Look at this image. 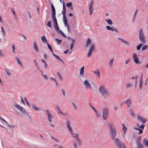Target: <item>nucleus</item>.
I'll return each instance as SVG.
<instances>
[{
  "label": "nucleus",
  "instance_id": "3",
  "mask_svg": "<svg viewBox=\"0 0 148 148\" xmlns=\"http://www.w3.org/2000/svg\"><path fill=\"white\" fill-rule=\"evenodd\" d=\"M116 146L119 148H125V144L120 140L118 138H116L114 140Z\"/></svg>",
  "mask_w": 148,
  "mask_h": 148
},
{
  "label": "nucleus",
  "instance_id": "43",
  "mask_svg": "<svg viewBox=\"0 0 148 148\" xmlns=\"http://www.w3.org/2000/svg\"><path fill=\"white\" fill-rule=\"evenodd\" d=\"M110 30H111L112 31H115L117 33L118 32V30L116 29L114 27H111Z\"/></svg>",
  "mask_w": 148,
  "mask_h": 148
},
{
  "label": "nucleus",
  "instance_id": "36",
  "mask_svg": "<svg viewBox=\"0 0 148 148\" xmlns=\"http://www.w3.org/2000/svg\"><path fill=\"white\" fill-rule=\"evenodd\" d=\"M77 142L78 143V144L79 145H81L82 144V141L81 140L79 139V138L76 139Z\"/></svg>",
  "mask_w": 148,
  "mask_h": 148
},
{
  "label": "nucleus",
  "instance_id": "24",
  "mask_svg": "<svg viewBox=\"0 0 148 148\" xmlns=\"http://www.w3.org/2000/svg\"><path fill=\"white\" fill-rule=\"evenodd\" d=\"M34 49L37 52H38V49L37 45L35 41H34Z\"/></svg>",
  "mask_w": 148,
  "mask_h": 148
},
{
  "label": "nucleus",
  "instance_id": "47",
  "mask_svg": "<svg viewBox=\"0 0 148 148\" xmlns=\"http://www.w3.org/2000/svg\"><path fill=\"white\" fill-rule=\"evenodd\" d=\"M47 25L49 27H51L52 26L51 25V21H49L48 22L47 24Z\"/></svg>",
  "mask_w": 148,
  "mask_h": 148
},
{
  "label": "nucleus",
  "instance_id": "17",
  "mask_svg": "<svg viewBox=\"0 0 148 148\" xmlns=\"http://www.w3.org/2000/svg\"><path fill=\"white\" fill-rule=\"evenodd\" d=\"M117 39L119 40H120L122 42L128 46L130 45V43L129 42L124 40V39L121 38L119 37H118Z\"/></svg>",
  "mask_w": 148,
  "mask_h": 148
},
{
  "label": "nucleus",
  "instance_id": "58",
  "mask_svg": "<svg viewBox=\"0 0 148 148\" xmlns=\"http://www.w3.org/2000/svg\"><path fill=\"white\" fill-rule=\"evenodd\" d=\"M111 28V27L109 26H106V28L108 30H110Z\"/></svg>",
  "mask_w": 148,
  "mask_h": 148
},
{
  "label": "nucleus",
  "instance_id": "60",
  "mask_svg": "<svg viewBox=\"0 0 148 148\" xmlns=\"http://www.w3.org/2000/svg\"><path fill=\"white\" fill-rule=\"evenodd\" d=\"M73 145L74 147L75 148H77V144L75 142V143H73Z\"/></svg>",
  "mask_w": 148,
  "mask_h": 148
},
{
  "label": "nucleus",
  "instance_id": "61",
  "mask_svg": "<svg viewBox=\"0 0 148 148\" xmlns=\"http://www.w3.org/2000/svg\"><path fill=\"white\" fill-rule=\"evenodd\" d=\"M50 79L51 80L54 81H55V80H56V79L55 78H54V77H50Z\"/></svg>",
  "mask_w": 148,
  "mask_h": 148
},
{
  "label": "nucleus",
  "instance_id": "4",
  "mask_svg": "<svg viewBox=\"0 0 148 148\" xmlns=\"http://www.w3.org/2000/svg\"><path fill=\"white\" fill-rule=\"evenodd\" d=\"M139 38L140 40L143 43H145L146 40L144 33L142 29H141L139 32Z\"/></svg>",
  "mask_w": 148,
  "mask_h": 148
},
{
  "label": "nucleus",
  "instance_id": "8",
  "mask_svg": "<svg viewBox=\"0 0 148 148\" xmlns=\"http://www.w3.org/2000/svg\"><path fill=\"white\" fill-rule=\"evenodd\" d=\"M66 123L67 127L68 129L69 132H70L71 134L72 133L73 131L72 128L70 125V121L68 120H66Z\"/></svg>",
  "mask_w": 148,
  "mask_h": 148
},
{
  "label": "nucleus",
  "instance_id": "26",
  "mask_svg": "<svg viewBox=\"0 0 148 148\" xmlns=\"http://www.w3.org/2000/svg\"><path fill=\"white\" fill-rule=\"evenodd\" d=\"M53 55L54 56H55L58 60L60 61L61 62H62L63 63H64V62H63V60L62 59H60V57L59 56L55 54L54 53H53Z\"/></svg>",
  "mask_w": 148,
  "mask_h": 148
},
{
  "label": "nucleus",
  "instance_id": "59",
  "mask_svg": "<svg viewBox=\"0 0 148 148\" xmlns=\"http://www.w3.org/2000/svg\"><path fill=\"white\" fill-rule=\"evenodd\" d=\"M55 82L56 83V84H55L56 86H58L59 85V83L58 82L57 80H55Z\"/></svg>",
  "mask_w": 148,
  "mask_h": 148
},
{
  "label": "nucleus",
  "instance_id": "44",
  "mask_svg": "<svg viewBox=\"0 0 148 148\" xmlns=\"http://www.w3.org/2000/svg\"><path fill=\"white\" fill-rule=\"evenodd\" d=\"M148 47V46L147 45H145V46H143L142 48V51H143L146 49Z\"/></svg>",
  "mask_w": 148,
  "mask_h": 148
},
{
  "label": "nucleus",
  "instance_id": "64",
  "mask_svg": "<svg viewBox=\"0 0 148 148\" xmlns=\"http://www.w3.org/2000/svg\"><path fill=\"white\" fill-rule=\"evenodd\" d=\"M130 60L129 58L125 62V63L126 64H127L128 62H129L130 61Z\"/></svg>",
  "mask_w": 148,
  "mask_h": 148
},
{
  "label": "nucleus",
  "instance_id": "62",
  "mask_svg": "<svg viewBox=\"0 0 148 148\" xmlns=\"http://www.w3.org/2000/svg\"><path fill=\"white\" fill-rule=\"evenodd\" d=\"M34 63L35 65L36 66L37 65H38V63L37 62L36 60H34Z\"/></svg>",
  "mask_w": 148,
  "mask_h": 148
},
{
  "label": "nucleus",
  "instance_id": "54",
  "mask_svg": "<svg viewBox=\"0 0 148 148\" xmlns=\"http://www.w3.org/2000/svg\"><path fill=\"white\" fill-rule=\"evenodd\" d=\"M4 54L3 53V52L1 50H0V56L1 57H3Z\"/></svg>",
  "mask_w": 148,
  "mask_h": 148
},
{
  "label": "nucleus",
  "instance_id": "35",
  "mask_svg": "<svg viewBox=\"0 0 148 148\" xmlns=\"http://www.w3.org/2000/svg\"><path fill=\"white\" fill-rule=\"evenodd\" d=\"M52 19H53L54 22V23H55L54 25H58V23L57 22V19H56V17H52Z\"/></svg>",
  "mask_w": 148,
  "mask_h": 148
},
{
  "label": "nucleus",
  "instance_id": "5",
  "mask_svg": "<svg viewBox=\"0 0 148 148\" xmlns=\"http://www.w3.org/2000/svg\"><path fill=\"white\" fill-rule=\"evenodd\" d=\"M103 119L104 120H106L109 115V110L108 108L106 107L103 109Z\"/></svg>",
  "mask_w": 148,
  "mask_h": 148
},
{
  "label": "nucleus",
  "instance_id": "49",
  "mask_svg": "<svg viewBox=\"0 0 148 148\" xmlns=\"http://www.w3.org/2000/svg\"><path fill=\"white\" fill-rule=\"evenodd\" d=\"M42 75L43 77L45 79H48V77L46 75H44L43 74V72H42V71H41Z\"/></svg>",
  "mask_w": 148,
  "mask_h": 148
},
{
  "label": "nucleus",
  "instance_id": "7",
  "mask_svg": "<svg viewBox=\"0 0 148 148\" xmlns=\"http://www.w3.org/2000/svg\"><path fill=\"white\" fill-rule=\"evenodd\" d=\"M95 48L94 45L93 44L91 45L90 47L89 51L87 56V57L90 58L91 57L92 53L95 49Z\"/></svg>",
  "mask_w": 148,
  "mask_h": 148
},
{
  "label": "nucleus",
  "instance_id": "52",
  "mask_svg": "<svg viewBox=\"0 0 148 148\" xmlns=\"http://www.w3.org/2000/svg\"><path fill=\"white\" fill-rule=\"evenodd\" d=\"M5 71L7 74L8 75L10 76L11 75V73L9 72V71L8 69H5Z\"/></svg>",
  "mask_w": 148,
  "mask_h": 148
},
{
  "label": "nucleus",
  "instance_id": "57",
  "mask_svg": "<svg viewBox=\"0 0 148 148\" xmlns=\"http://www.w3.org/2000/svg\"><path fill=\"white\" fill-rule=\"evenodd\" d=\"M145 126V125H141L139 127H140V128H141L142 129H143Z\"/></svg>",
  "mask_w": 148,
  "mask_h": 148
},
{
  "label": "nucleus",
  "instance_id": "33",
  "mask_svg": "<svg viewBox=\"0 0 148 148\" xmlns=\"http://www.w3.org/2000/svg\"><path fill=\"white\" fill-rule=\"evenodd\" d=\"M16 59L18 64L20 65H21V66H23V64L21 62L19 58L18 57H16Z\"/></svg>",
  "mask_w": 148,
  "mask_h": 148
},
{
  "label": "nucleus",
  "instance_id": "50",
  "mask_svg": "<svg viewBox=\"0 0 148 148\" xmlns=\"http://www.w3.org/2000/svg\"><path fill=\"white\" fill-rule=\"evenodd\" d=\"M24 99L26 102V103L29 106L30 105V103L28 101L27 98L26 97L24 98Z\"/></svg>",
  "mask_w": 148,
  "mask_h": 148
},
{
  "label": "nucleus",
  "instance_id": "39",
  "mask_svg": "<svg viewBox=\"0 0 148 148\" xmlns=\"http://www.w3.org/2000/svg\"><path fill=\"white\" fill-rule=\"evenodd\" d=\"M57 74L58 77H59L60 79L61 80H62V76L60 74V73L59 72H58V73H57Z\"/></svg>",
  "mask_w": 148,
  "mask_h": 148
},
{
  "label": "nucleus",
  "instance_id": "63",
  "mask_svg": "<svg viewBox=\"0 0 148 148\" xmlns=\"http://www.w3.org/2000/svg\"><path fill=\"white\" fill-rule=\"evenodd\" d=\"M72 104L73 105V106L74 107V109H76L77 108V107H76V106L75 105V104L74 103H73Z\"/></svg>",
  "mask_w": 148,
  "mask_h": 148
},
{
  "label": "nucleus",
  "instance_id": "18",
  "mask_svg": "<svg viewBox=\"0 0 148 148\" xmlns=\"http://www.w3.org/2000/svg\"><path fill=\"white\" fill-rule=\"evenodd\" d=\"M65 26H66L67 29V30L69 33H71V31L70 30V28L69 26V25L68 23H67V21L66 18H65Z\"/></svg>",
  "mask_w": 148,
  "mask_h": 148
},
{
  "label": "nucleus",
  "instance_id": "56",
  "mask_svg": "<svg viewBox=\"0 0 148 148\" xmlns=\"http://www.w3.org/2000/svg\"><path fill=\"white\" fill-rule=\"evenodd\" d=\"M1 28L2 31V32L3 34H4V35H5L6 34L3 28V27H1Z\"/></svg>",
  "mask_w": 148,
  "mask_h": 148
},
{
  "label": "nucleus",
  "instance_id": "14",
  "mask_svg": "<svg viewBox=\"0 0 148 148\" xmlns=\"http://www.w3.org/2000/svg\"><path fill=\"white\" fill-rule=\"evenodd\" d=\"M51 7L52 11V13L51 14L52 16V17H56L55 9L53 4H51Z\"/></svg>",
  "mask_w": 148,
  "mask_h": 148
},
{
  "label": "nucleus",
  "instance_id": "10",
  "mask_svg": "<svg viewBox=\"0 0 148 148\" xmlns=\"http://www.w3.org/2000/svg\"><path fill=\"white\" fill-rule=\"evenodd\" d=\"M84 84L85 85V87L87 89H92V87L91 84L88 82L87 80H85L84 82Z\"/></svg>",
  "mask_w": 148,
  "mask_h": 148
},
{
  "label": "nucleus",
  "instance_id": "28",
  "mask_svg": "<svg viewBox=\"0 0 148 148\" xmlns=\"http://www.w3.org/2000/svg\"><path fill=\"white\" fill-rule=\"evenodd\" d=\"M136 144L138 148H143L144 147L141 142L136 143Z\"/></svg>",
  "mask_w": 148,
  "mask_h": 148
},
{
  "label": "nucleus",
  "instance_id": "38",
  "mask_svg": "<svg viewBox=\"0 0 148 148\" xmlns=\"http://www.w3.org/2000/svg\"><path fill=\"white\" fill-rule=\"evenodd\" d=\"M143 84V81L142 80H139V87L140 88V90L142 88V85Z\"/></svg>",
  "mask_w": 148,
  "mask_h": 148
},
{
  "label": "nucleus",
  "instance_id": "51",
  "mask_svg": "<svg viewBox=\"0 0 148 148\" xmlns=\"http://www.w3.org/2000/svg\"><path fill=\"white\" fill-rule=\"evenodd\" d=\"M141 138V136H139L137 139L136 141V143L140 142V139Z\"/></svg>",
  "mask_w": 148,
  "mask_h": 148
},
{
  "label": "nucleus",
  "instance_id": "22",
  "mask_svg": "<svg viewBox=\"0 0 148 148\" xmlns=\"http://www.w3.org/2000/svg\"><path fill=\"white\" fill-rule=\"evenodd\" d=\"M84 66H82L80 69V75L82 76H83L84 73Z\"/></svg>",
  "mask_w": 148,
  "mask_h": 148
},
{
  "label": "nucleus",
  "instance_id": "21",
  "mask_svg": "<svg viewBox=\"0 0 148 148\" xmlns=\"http://www.w3.org/2000/svg\"><path fill=\"white\" fill-rule=\"evenodd\" d=\"M91 40L89 38H88L86 43V47H87L91 45Z\"/></svg>",
  "mask_w": 148,
  "mask_h": 148
},
{
  "label": "nucleus",
  "instance_id": "34",
  "mask_svg": "<svg viewBox=\"0 0 148 148\" xmlns=\"http://www.w3.org/2000/svg\"><path fill=\"white\" fill-rule=\"evenodd\" d=\"M143 143L146 146L148 147V141L146 139H145L143 141Z\"/></svg>",
  "mask_w": 148,
  "mask_h": 148
},
{
  "label": "nucleus",
  "instance_id": "30",
  "mask_svg": "<svg viewBox=\"0 0 148 148\" xmlns=\"http://www.w3.org/2000/svg\"><path fill=\"white\" fill-rule=\"evenodd\" d=\"M105 21L107 22L108 24L109 25H111L113 24V23L111 20L110 19L106 20Z\"/></svg>",
  "mask_w": 148,
  "mask_h": 148
},
{
  "label": "nucleus",
  "instance_id": "6",
  "mask_svg": "<svg viewBox=\"0 0 148 148\" xmlns=\"http://www.w3.org/2000/svg\"><path fill=\"white\" fill-rule=\"evenodd\" d=\"M15 107L16 108L19 110L22 113L27 115L25 111L24 110V108L23 107L20 106L18 104H15Z\"/></svg>",
  "mask_w": 148,
  "mask_h": 148
},
{
  "label": "nucleus",
  "instance_id": "15",
  "mask_svg": "<svg viewBox=\"0 0 148 148\" xmlns=\"http://www.w3.org/2000/svg\"><path fill=\"white\" fill-rule=\"evenodd\" d=\"M63 10L62 11V14L63 15V22L65 23V3L63 0Z\"/></svg>",
  "mask_w": 148,
  "mask_h": 148
},
{
  "label": "nucleus",
  "instance_id": "2",
  "mask_svg": "<svg viewBox=\"0 0 148 148\" xmlns=\"http://www.w3.org/2000/svg\"><path fill=\"white\" fill-rule=\"evenodd\" d=\"M99 90L105 99L107 98L110 96V94L108 89L105 88L104 86H100L99 88Z\"/></svg>",
  "mask_w": 148,
  "mask_h": 148
},
{
  "label": "nucleus",
  "instance_id": "31",
  "mask_svg": "<svg viewBox=\"0 0 148 148\" xmlns=\"http://www.w3.org/2000/svg\"><path fill=\"white\" fill-rule=\"evenodd\" d=\"M114 60V59L113 58H112L109 61V66L110 67H111L112 66Z\"/></svg>",
  "mask_w": 148,
  "mask_h": 148
},
{
  "label": "nucleus",
  "instance_id": "29",
  "mask_svg": "<svg viewBox=\"0 0 148 148\" xmlns=\"http://www.w3.org/2000/svg\"><path fill=\"white\" fill-rule=\"evenodd\" d=\"M41 39L42 41L44 42V43H46L47 42V39L45 37V36H42L41 37Z\"/></svg>",
  "mask_w": 148,
  "mask_h": 148
},
{
  "label": "nucleus",
  "instance_id": "41",
  "mask_svg": "<svg viewBox=\"0 0 148 148\" xmlns=\"http://www.w3.org/2000/svg\"><path fill=\"white\" fill-rule=\"evenodd\" d=\"M54 28L58 32L60 30L58 25H54Z\"/></svg>",
  "mask_w": 148,
  "mask_h": 148
},
{
  "label": "nucleus",
  "instance_id": "12",
  "mask_svg": "<svg viewBox=\"0 0 148 148\" xmlns=\"http://www.w3.org/2000/svg\"><path fill=\"white\" fill-rule=\"evenodd\" d=\"M46 113L47 114L48 119L49 122H51L52 121V118H53L52 116L50 114L49 111L47 110H46Z\"/></svg>",
  "mask_w": 148,
  "mask_h": 148
},
{
  "label": "nucleus",
  "instance_id": "9",
  "mask_svg": "<svg viewBox=\"0 0 148 148\" xmlns=\"http://www.w3.org/2000/svg\"><path fill=\"white\" fill-rule=\"evenodd\" d=\"M93 0H92V1L90 2L89 5V10L90 15H91V14L93 12Z\"/></svg>",
  "mask_w": 148,
  "mask_h": 148
},
{
  "label": "nucleus",
  "instance_id": "20",
  "mask_svg": "<svg viewBox=\"0 0 148 148\" xmlns=\"http://www.w3.org/2000/svg\"><path fill=\"white\" fill-rule=\"evenodd\" d=\"M32 106L34 110L35 111H40L41 110V108L37 107L36 105L34 104H32Z\"/></svg>",
  "mask_w": 148,
  "mask_h": 148
},
{
  "label": "nucleus",
  "instance_id": "25",
  "mask_svg": "<svg viewBox=\"0 0 148 148\" xmlns=\"http://www.w3.org/2000/svg\"><path fill=\"white\" fill-rule=\"evenodd\" d=\"M122 125L123 126V130L124 131L123 133L124 134H125L127 130V128L125 126L124 123L122 124Z\"/></svg>",
  "mask_w": 148,
  "mask_h": 148
},
{
  "label": "nucleus",
  "instance_id": "55",
  "mask_svg": "<svg viewBox=\"0 0 148 148\" xmlns=\"http://www.w3.org/2000/svg\"><path fill=\"white\" fill-rule=\"evenodd\" d=\"M12 48L13 49V51L14 52H15V47L14 44H13L12 45Z\"/></svg>",
  "mask_w": 148,
  "mask_h": 148
},
{
  "label": "nucleus",
  "instance_id": "45",
  "mask_svg": "<svg viewBox=\"0 0 148 148\" xmlns=\"http://www.w3.org/2000/svg\"><path fill=\"white\" fill-rule=\"evenodd\" d=\"M95 112L96 113V117L98 118L100 116V115L98 112L97 110H95Z\"/></svg>",
  "mask_w": 148,
  "mask_h": 148
},
{
  "label": "nucleus",
  "instance_id": "27",
  "mask_svg": "<svg viewBox=\"0 0 148 148\" xmlns=\"http://www.w3.org/2000/svg\"><path fill=\"white\" fill-rule=\"evenodd\" d=\"M93 73L96 75L98 76V77L99 78L100 74V71L99 70L97 71H93Z\"/></svg>",
  "mask_w": 148,
  "mask_h": 148
},
{
  "label": "nucleus",
  "instance_id": "37",
  "mask_svg": "<svg viewBox=\"0 0 148 148\" xmlns=\"http://www.w3.org/2000/svg\"><path fill=\"white\" fill-rule=\"evenodd\" d=\"M56 108H57V109L58 110V113L59 114L62 115H63V114L62 112L60 110L58 106H56Z\"/></svg>",
  "mask_w": 148,
  "mask_h": 148
},
{
  "label": "nucleus",
  "instance_id": "16",
  "mask_svg": "<svg viewBox=\"0 0 148 148\" xmlns=\"http://www.w3.org/2000/svg\"><path fill=\"white\" fill-rule=\"evenodd\" d=\"M123 103H124L126 104L127 105L128 108L131 104L132 100L131 99H128L126 101L123 102Z\"/></svg>",
  "mask_w": 148,
  "mask_h": 148
},
{
  "label": "nucleus",
  "instance_id": "40",
  "mask_svg": "<svg viewBox=\"0 0 148 148\" xmlns=\"http://www.w3.org/2000/svg\"><path fill=\"white\" fill-rule=\"evenodd\" d=\"M143 44L142 43L139 44L138 46H137L136 47L137 50H139L140 49L141 47L143 46Z\"/></svg>",
  "mask_w": 148,
  "mask_h": 148
},
{
  "label": "nucleus",
  "instance_id": "53",
  "mask_svg": "<svg viewBox=\"0 0 148 148\" xmlns=\"http://www.w3.org/2000/svg\"><path fill=\"white\" fill-rule=\"evenodd\" d=\"M58 32L59 33H60L62 36L65 37V34L61 30H60Z\"/></svg>",
  "mask_w": 148,
  "mask_h": 148
},
{
  "label": "nucleus",
  "instance_id": "32",
  "mask_svg": "<svg viewBox=\"0 0 148 148\" xmlns=\"http://www.w3.org/2000/svg\"><path fill=\"white\" fill-rule=\"evenodd\" d=\"M134 129H135L136 130H138V131H139V132L138 133V134H141L143 133V131L141 129L139 128H138V127H134Z\"/></svg>",
  "mask_w": 148,
  "mask_h": 148
},
{
  "label": "nucleus",
  "instance_id": "19",
  "mask_svg": "<svg viewBox=\"0 0 148 148\" xmlns=\"http://www.w3.org/2000/svg\"><path fill=\"white\" fill-rule=\"evenodd\" d=\"M75 41V40L74 39H73L72 40V42L70 45V50L71 51H70V52L69 53V54H70L72 51V50L73 47V45H74Z\"/></svg>",
  "mask_w": 148,
  "mask_h": 148
},
{
  "label": "nucleus",
  "instance_id": "11",
  "mask_svg": "<svg viewBox=\"0 0 148 148\" xmlns=\"http://www.w3.org/2000/svg\"><path fill=\"white\" fill-rule=\"evenodd\" d=\"M133 56V60L134 62L137 64H138L139 63V60L136 54L135 53H134Z\"/></svg>",
  "mask_w": 148,
  "mask_h": 148
},
{
  "label": "nucleus",
  "instance_id": "46",
  "mask_svg": "<svg viewBox=\"0 0 148 148\" xmlns=\"http://www.w3.org/2000/svg\"><path fill=\"white\" fill-rule=\"evenodd\" d=\"M72 3L71 2H69L66 4V5L67 7L69 8L71 6Z\"/></svg>",
  "mask_w": 148,
  "mask_h": 148
},
{
  "label": "nucleus",
  "instance_id": "42",
  "mask_svg": "<svg viewBox=\"0 0 148 148\" xmlns=\"http://www.w3.org/2000/svg\"><path fill=\"white\" fill-rule=\"evenodd\" d=\"M132 84L130 83H128L126 84V87L127 88H128L130 87H132Z\"/></svg>",
  "mask_w": 148,
  "mask_h": 148
},
{
  "label": "nucleus",
  "instance_id": "48",
  "mask_svg": "<svg viewBox=\"0 0 148 148\" xmlns=\"http://www.w3.org/2000/svg\"><path fill=\"white\" fill-rule=\"evenodd\" d=\"M130 114H131L132 116H134V114L133 111V110H132V109H131V110L129 111Z\"/></svg>",
  "mask_w": 148,
  "mask_h": 148
},
{
  "label": "nucleus",
  "instance_id": "1",
  "mask_svg": "<svg viewBox=\"0 0 148 148\" xmlns=\"http://www.w3.org/2000/svg\"><path fill=\"white\" fill-rule=\"evenodd\" d=\"M108 124L110 130V135L112 140L114 141L117 135L116 127L112 123L109 122Z\"/></svg>",
  "mask_w": 148,
  "mask_h": 148
},
{
  "label": "nucleus",
  "instance_id": "23",
  "mask_svg": "<svg viewBox=\"0 0 148 148\" xmlns=\"http://www.w3.org/2000/svg\"><path fill=\"white\" fill-rule=\"evenodd\" d=\"M71 134L72 135V137L75 138L76 139L79 138V135L77 134L73 133V132Z\"/></svg>",
  "mask_w": 148,
  "mask_h": 148
},
{
  "label": "nucleus",
  "instance_id": "13",
  "mask_svg": "<svg viewBox=\"0 0 148 148\" xmlns=\"http://www.w3.org/2000/svg\"><path fill=\"white\" fill-rule=\"evenodd\" d=\"M138 120L140 121V122H142L143 124H144L147 121L146 119L140 116H138Z\"/></svg>",
  "mask_w": 148,
  "mask_h": 148
}]
</instances>
